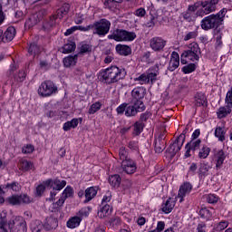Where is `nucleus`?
Segmentation results:
<instances>
[{
    "label": "nucleus",
    "instance_id": "nucleus-40",
    "mask_svg": "<svg viewBox=\"0 0 232 232\" xmlns=\"http://www.w3.org/2000/svg\"><path fill=\"white\" fill-rule=\"evenodd\" d=\"M19 166L22 171H30V169H34V163L26 160H20Z\"/></svg>",
    "mask_w": 232,
    "mask_h": 232
},
{
    "label": "nucleus",
    "instance_id": "nucleus-31",
    "mask_svg": "<svg viewBox=\"0 0 232 232\" xmlns=\"http://www.w3.org/2000/svg\"><path fill=\"white\" fill-rule=\"evenodd\" d=\"M111 207L109 204H105L100 211H98V217L100 218H106V217H110V215H111Z\"/></svg>",
    "mask_w": 232,
    "mask_h": 232
},
{
    "label": "nucleus",
    "instance_id": "nucleus-50",
    "mask_svg": "<svg viewBox=\"0 0 232 232\" xmlns=\"http://www.w3.org/2000/svg\"><path fill=\"white\" fill-rule=\"evenodd\" d=\"M14 230L17 231V227H15V219L9 221V223L3 228L4 232H12Z\"/></svg>",
    "mask_w": 232,
    "mask_h": 232
},
{
    "label": "nucleus",
    "instance_id": "nucleus-11",
    "mask_svg": "<svg viewBox=\"0 0 232 232\" xmlns=\"http://www.w3.org/2000/svg\"><path fill=\"white\" fill-rule=\"evenodd\" d=\"M168 41L160 36H154L150 40V47L153 52H163Z\"/></svg>",
    "mask_w": 232,
    "mask_h": 232
},
{
    "label": "nucleus",
    "instance_id": "nucleus-22",
    "mask_svg": "<svg viewBox=\"0 0 232 232\" xmlns=\"http://www.w3.org/2000/svg\"><path fill=\"white\" fill-rule=\"evenodd\" d=\"M59 197H57V191H51V197L49 200L53 202L52 206L50 207V211L52 213H58L59 212Z\"/></svg>",
    "mask_w": 232,
    "mask_h": 232
},
{
    "label": "nucleus",
    "instance_id": "nucleus-25",
    "mask_svg": "<svg viewBox=\"0 0 232 232\" xmlns=\"http://www.w3.org/2000/svg\"><path fill=\"white\" fill-rule=\"evenodd\" d=\"M72 197H73V188L67 186L59 198V203L63 204L66 201V198H72Z\"/></svg>",
    "mask_w": 232,
    "mask_h": 232
},
{
    "label": "nucleus",
    "instance_id": "nucleus-18",
    "mask_svg": "<svg viewBox=\"0 0 232 232\" xmlns=\"http://www.w3.org/2000/svg\"><path fill=\"white\" fill-rule=\"evenodd\" d=\"M180 66V56L179 53L172 52L171 58L169 63L168 71L169 72H175L177 68Z\"/></svg>",
    "mask_w": 232,
    "mask_h": 232
},
{
    "label": "nucleus",
    "instance_id": "nucleus-55",
    "mask_svg": "<svg viewBox=\"0 0 232 232\" xmlns=\"http://www.w3.org/2000/svg\"><path fill=\"white\" fill-rule=\"evenodd\" d=\"M206 200L208 204H217V202H218V196L215 194H208L206 196Z\"/></svg>",
    "mask_w": 232,
    "mask_h": 232
},
{
    "label": "nucleus",
    "instance_id": "nucleus-16",
    "mask_svg": "<svg viewBox=\"0 0 232 232\" xmlns=\"http://www.w3.org/2000/svg\"><path fill=\"white\" fill-rule=\"evenodd\" d=\"M227 157V154L224 150H215L214 152V160L216 162V169H220L222 166L224 165V160H226V158Z\"/></svg>",
    "mask_w": 232,
    "mask_h": 232
},
{
    "label": "nucleus",
    "instance_id": "nucleus-32",
    "mask_svg": "<svg viewBox=\"0 0 232 232\" xmlns=\"http://www.w3.org/2000/svg\"><path fill=\"white\" fill-rule=\"evenodd\" d=\"M196 99V106H208V98L202 92H198L195 96Z\"/></svg>",
    "mask_w": 232,
    "mask_h": 232
},
{
    "label": "nucleus",
    "instance_id": "nucleus-64",
    "mask_svg": "<svg viewBox=\"0 0 232 232\" xmlns=\"http://www.w3.org/2000/svg\"><path fill=\"white\" fill-rule=\"evenodd\" d=\"M134 14L137 15V17H144L146 15V9L143 7L138 8L135 12Z\"/></svg>",
    "mask_w": 232,
    "mask_h": 232
},
{
    "label": "nucleus",
    "instance_id": "nucleus-48",
    "mask_svg": "<svg viewBox=\"0 0 232 232\" xmlns=\"http://www.w3.org/2000/svg\"><path fill=\"white\" fill-rule=\"evenodd\" d=\"M198 173V164L196 162L190 163L188 170V175H191L192 177Z\"/></svg>",
    "mask_w": 232,
    "mask_h": 232
},
{
    "label": "nucleus",
    "instance_id": "nucleus-56",
    "mask_svg": "<svg viewBox=\"0 0 232 232\" xmlns=\"http://www.w3.org/2000/svg\"><path fill=\"white\" fill-rule=\"evenodd\" d=\"M26 79V72L24 71H20L15 76H14V81L16 82H23Z\"/></svg>",
    "mask_w": 232,
    "mask_h": 232
},
{
    "label": "nucleus",
    "instance_id": "nucleus-3",
    "mask_svg": "<svg viewBox=\"0 0 232 232\" xmlns=\"http://www.w3.org/2000/svg\"><path fill=\"white\" fill-rule=\"evenodd\" d=\"M146 110V106L139 105L135 102L130 103L123 102L117 109L118 115H125V117H137L138 113H140Z\"/></svg>",
    "mask_w": 232,
    "mask_h": 232
},
{
    "label": "nucleus",
    "instance_id": "nucleus-8",
    "mask_svg": "<svg viewBox=\"0 0 232 232\" xmlns=\"http://www.w3.org/2000/svg\"><path fill=\"white\" fill-rule=\"evenodd\" d=\"M46 188H50L51 191H59V180L58 179H47L46 181H44L42 184L38 185L36 187V195L37 197H41L43 193H44Z\"/></svg>",
    "mask_w": 232,
    "mask_h": 232
},
{
    "label": "nucleus",
    "instance_id": "nucleus-51",
    "mask_svg": "<svg viewBox=\"0 0 232 232\" xmlns=\"http://www.w3.org/2000/svg\"><path fill=\"white\" fill-rule=\"evenodd\" d=\"M137 39V34L135 32H130L125 30L124 40L125 42H131Z\"/></svg>",
    "mask_w": 232,
    "mask_h": 232
},
{
    "label": "nucleus",
    "instance_id": "nucleus-30",
    "mask_svg": "<svg viewBox=\"0 0 232 232\" xmlns=\"http://www.w3.org/2000/svg\"><path fill=\"white\" fill-rule=\"evenodd\" d=\"M209 169H211V167L206 161L200 163L198 169V177L202 178L208 176Z\"/></svg>",
    "mask_w": 232,
    "mask_h": 232
},
{
    "label": "nucleus",
    "instance_id": "nucleus-36",
    "mask_svg": "<svg viewBox=\"0 0 232 232\" xmlns=\"http://www.w3.org/2000/svg\"><path fill=\"white\" fill-rule=\"evenodd\" d=\"M168 144L167 140H155L154 148L156 153H162L166 150V145Z\"/></svg>",
    "mask_w": 232,
    "mask_h": 232
},
{
    "label": "nucleus",
    "instance_id": "nucleus-4",
    "mask_svg": "<svg viewBox=\"0 0 232 232\" xmlns=\"http://www.w3.org/2000/svg\"><path fill=\"white\" fill-rule=\"evenodd\" d=\"M92 34L98 35L99 37H105L110 34V29L111 28V22L106 18H101L98 21L93 22Z\"/></svg>",
    "mask_w": 232,
    "mask_h": 232
},
{
    "label": "nucleus",
    "instance_id": "nucleus-27",
    "mask_svg": "<svg viewBox=\"0 0 232 232\" xmlns=\"http://www.w3.org/2000/svg\"><path fill=\"white\" fill-rule=\"evenodd\" d=\"M116 52L119 55H124L126 57L131 53V47L119 44L116 45Z\"/></svg>",
    "mask_w": 232,
    "mask_h": 232
},
{
    "label": "nucleus",
    "instance_id": "nucleus-24",
    "mask_svg": "<svg viewBox=\"0 0 232 232\" xmlns=\"http://www.w3.org/2000/svg\"><path fill=\"white\" fill-rule=\"evenodd\" d=\"M77 48V44L73 38H70L67 43L63 46V53H72V52H75Z\"/></svg>",
    "mask_w": 232,
    "mask_h": 232
},
{
    "label": "nucleus",
    "instance_id": "nucleus-58",
    "mask_svg": "<svg viewBox=\"0 0 232 232\" xmlns=\"http://www.w3.org/2000/svg\"><path fill=\"white\" fill-rule=\"evenodd\" d=\"M184 21H187V23H192L193 21V13H189L186 11L185 13L181 14Z\"/></svg>",
    "mask_w": 232,
    "mask_h": 232
},
{
    "label": "nucleus",
    "instance_id": "nucleus-13",
    "mask_svg": "<svg viewBox=\"0 0 232 232\" xmlns=\"http://www.w3.org/2000/svg\"><path fill=\"white\" fill-rule=\"evenodd\" d=\"M219 0H206L202 1L200 3L202 8H203V14L205 15H208V14H211L217 10V5H218Z\"/></svg>",
    "mask_w": 232,
    "mask_h": 232
},
{
    "label": "nucleus",
    "instance_id": "nucleus-47",
    "mask_svg": "<svg viewBox=\"0 0 232 232\" xmlns=\"http://www.w3.org/2000/svg\"><path fill=\"white\" fill-rule=\"evenodd\" d=\"M197 70V64L195 63H188V65L182 67L181 72L183 73L188 74V73H193Z\"/></svg>",
    "mask_w": 232,
    "mask_h": 232
},
{
    "label": "nucleus",
    "instance_id": "nucleus-41",
    "mask_svg": "<svg viewBox=\"0 0 232 232\" xmlns=\"http://www.w3.org/2000/svg\"><path fill=\"white\" fill-rule=\"evenodd\" d=\"M209 153H211V149L208 147V145H203L202 148L199 149L198 159H208Z\"/></svg>",
    "mask_w": 232,
    "mask_h": 232
},
{
    "label": "nucleus",
    "instance_id": "nucleus-29",
    "mask_svg": "<svg viewBox=\"0 0 232 232\" xmlns=\"http://www.w3.org/2000/svg\"><path fill=\"white\" fill-rule=\"evenodd\" d=\"M43 13L39 12L37 14H34L31 18H29L25 22V26H28V28H32L36 23H39L41 19L43 18Z\"/></svg>",
    "mask_w": 232,
    "mask_h": 232
},
{
    "label": "nucleus",
    "instance_id": "nucleus-28",
    "mask_svg": "<svg viewBox=\"0 0 232 232\" xmlns=\"http://www.w3.org/2000/svg\"><path fill=\"white\" fill-rule=\"evenodd\" d=\"M146 127V124H144L141 121H136L133 125V130H132V135L133 137H139L144 131V128Z\"/></svg>",
    "mask_w": 232,
    "mask_h": 232
},
{
    "label": "nucleus",
    "instance_id": "nucleus-37",
    "mask_svg": "<svg viewBox=\"0 0 232 232\" xmlns=\"http://www.w3.org/2000/svg\"><path fill=\"white\" fill-rule=\"evenodd\" d=\"M30 229L32 232H41L44 229V224L40 220H34L31 222Z\"/></svg>",
    "mask_w": 232,
    "mask_h": 232
},
{
    "label": "nucleus",
    "instance_id": "nucleus-54",
    "mask_svg": "<svg viewBox=\"0 0 232 232\" xmlns=\"http://www.w3.org/2000/svg\"><path fill=\"white\" fill-rule=\"evenodd\" d=\"M185 52H190L194 53H201L200 47L198 46V44L192 43L188 45V50H186Z\"/></svg>",
    "mask_w": 232,
    "mask_h": 232
},
{
    "label": "nucleus",
    "instance_id": "nucleus-23",
    "mask_svg": "<svg viewBox=\"0 0 232 232\" xmlns=\"http://www.w3.org/2000/svg\"><path fill=\"white\" fill-rule=\"evenodd\" d=\"M14 37H15V27L10 26L4 33L2 41H4V43H10V41L14 40Z\"/></svg>",
    "mask_w": 232,
    "mask_h": 232
},
{
    "label": "nucleus",
    "instance_id": "nucleus-52",
    "mask_svg": "<svg viewBox=\"0 0 232 232\" xmlns=\"http://www.w3.org/2000/svg\"><path fill=\"white\" fill-rule=\"evenodd\" d=\"M158 21V17L151 14L150 20L145 24L146 28H155Z\"/></svg>",
    "mask_w": 232,
    "mask_h": 232
},
{
    "label": "nucleus",
    "instance_id": "nucleus-59",
    "mask_svg": "<svg viewBox=\"0 0 232 232\" xmlns=\"http://www.w3.org/2000/svg\"><path fill=\"white\" fill-rule=\"evenodd\" d=\"M69 12H70V4H63L60 7V14H62V15H67Z\"/></svg>",
    "mask_w": 232,
    "mask_h": 232
},
{
    "label": "nucleus",
    "instance_id": "nucleus-15",
    "mask_svg": "<svg viewBox=\"0 0 232 232\" xmlns=\"http://www.w3.org/2000/svg\"><path fill=\"white\" fill-rule=\"evenodd\" d=\"M200 53H191L189 51H184L180 55L181 64H188V60L195 63V61H199Z\"/></svg>",
    "mask_w": 232,
    "mask_h": 232
},
{
    "label": "nucleus",
    "instance_id": "nucleus-62",
    "mask_svg": "<svg viewBox=\"0 0 232 232\" xmlns=\"http://www.w3.org/2000/svg\"><path fill=\"white\" fill-rule=\"evenodd\" d=\"M227 226H229L227 221H220L219 224L216 227V231H224Z\"/></svg>",
    "mask_w": 232,
    "mask_h": 232
},
{
    "label": "nucleus",
    "instance_id": "nucleus-63",
    "mask_svg": "<svg viewBox=\"0 0 232 232\" xmlns=\"http://www.w3.org/2000/svg\"><path fill=\"white\" fill-rule=\"evenodd\" d=\"M34 150H35V149L34 148V146L28 144V145L24 146V147L22 149V152L24 153V154H30V153H34Z\"/></svg>",
    "mask_w": 232,
    "mask_h": 232
},
{
    "label": "nucleus",
    "instance_id": "nucleus-49",
    "mask_svg": "<svg viewBox=\"0 0 232 232\" xmlns=\"http://www.w3.org/2000/svg\"><path fill=\"white\" fill-rule=\"evenodd\" d=\"M135 82H139L140 84H148L150 83V78L147 74L142 73L139 77L134 78Z\"/></svg>",
    "mask_w": 232,
    "mask_h": 232
},
{
    "label": "nucleus",
    "instance_id": "nucleus-14",
    "mask_svg": "<svg viewBox=\"0 0 232 232\" xmlns=\"http://www.w3.org/2000/svg\"><path fill=\"white\" fill-rule=\"evenodd\" d=\"M121 168L127 175H133L137 171V163L131 159L121 161Z\"/></svg>",
    "mask_w": 232,
    "mask_h": 232
},
{
    "label": "nucleus",
    "instance_id": "nucleus-35",
    "mask_svg": "<svg viewBox=\"0 0 232 232\" xmlns=\"http://www.w3.org/2000/svg\"><path fill=\"white\" fill-rule=\"evenodd\" d=\"M122 179L119 174L111 175L109 177V184L112 188H119L121 186Z\"/></svg>",
    "mask_w": 232,
    "mask_h": 232
},
{
    "label": "nucleus",
    "instance_id": "nucleus-43",
    "mask_svg": "<svg viewBox=\"0 0 232 232\" xmlns=\"http://www.w3.org/2000/svg\"><path fill=\"white\" fill-rule=\"evenodd\" d=\"M3 189H12V191H21V184L17 181L7 183L3 186Z\"/></svg>",
    "mask_w": 232,
    "mask_h": 232
},
{
    "label": "nucleus",
    "instance_id": "nucleus-7",
    "mask_svg": "<svg viewBox=\"0 0 232 232\" xmlns=\"http://www.w3.org/2000/svg\"><path fill=\"white\" fill-rule=\"evenodd\" d=\"M99 191V187H89L85 190L80 189L77 193L79 198H82L83 197L85 199L83 200V204H88V202H92L95 197H97V192Z\"/></svg>",
    "mask_w": 232,
    "mask_h": 232
},
{
    "label": "nucleus",
    "instance_id": "nucleus-5",
    "mask_svg": "<svg viewBox=\"0 0 232 232\" xmlns=\"http://www.w3.org/2000/svg\"><path fill=\"white\" fill-rule=\"evenodd\" d=\"M186 133H188V129L184 130L183 132L175 140L173 143L169 145L167 149V153L173 159L178 152L182 150V146H184V142H186Z\"/></svg>",
    "mask_w": 232,
    "mask_h": 232
},
{
    "label": "nucleus",
    "instance_id": "nucleus-60",
    "mask_svg": "<svg viewBox=\"0 0 232 232\" xmlns=\"http://www.w3.org/2000/svg\"><path fill=\"white\" fill-rule=\"evenodd\" d=\"M110 226L115 227V226H121V218L115 217L109 220Z\"/></svg>",
    "mask_w": 232,
    "mask_h": 232
},
{
    "label": "nucleus",
    "instance_id": "nucleus-42",
    "mask_svg": "<svg viewBox=\"0 0 232 232\" xmlns=\"http://www.w3.org/2000/svg\"><path fill=\"white\" fill-rule=\"evenodd\" d=\"M57 19L58 16L53 15L48 21H45L43 25L44 30H50L51 28H53V26H55V21H57Z\"/></svg>",
    "mask_w": 232,
    "mask_h": 232
},
{
    "label": "nucleus",
    "instance_id": "nucleus-21",
    "mask_svg": "<svg viewBox=\"0 0 232 232\" xmlns=\"http://www.w3.org/2000/svg\"><path fill=\"white\" fill-rule=\"evenodd\" d=\"M125 31L124 29H116L111 34L108 35V39H113L117 43H121L124 41Z\"/></svg>",
    "mask_w": 232,
    "mask_h": 232
},
{
    "label": "nucleus",
    "instance_id": "nucleus-26",
    "mask_svg": "<svg viewBox=\"0 0 232 232\" xmlns=\"http://www.w3.org/2000/svg\"><path fill=\"white\" fill-rule=\"evenodd\" d=\"M79 59V54L69 55L63 58V66L65 68H70L71 66H75L77 64V60Z\"/></svg>",
    "mask_w": 232,
    "mask_h": 232
},
{
    "label": "nucleus",
    "instance_id": "nucleus-53",
    "mask_svg": "<svg viewBox=\"0 0 232 232\" xmlns=\"http://www.w3.org/2000/svg\"><path fill=\"white\" fill-rule=\"evenodd\" d=\"M119 157L121 162H123V160H128V150L126 149V147L120 148Z\"/></svg>",
    "mask_w": 232,
    "mask_h": 232
},
{
    "label": "nucleus",
    "instance_id": "nucleus-2",
    "mask_svg": "<svg viewBox=\"0 0 232 232\" xmlns=\"http://www.w3.org/2000/svg\"><path fill=\"white\" fill-rule=\"evenodd\" d=\"M227 14V8L221 9L218 14H212L201 20L200 26L202 30H218L224 23V17Z\"/></svg>",
    "mask_w": 232,
    "mask_h": 232
},
{
    "label": "nucleus",
    "instance_id": "nucleus-19",
    "mask_svg": "<svg viewBox=\"0 0 232 232\" xmlns=\"http://www.w3.org/2000/svg\"><path fill=\"white\" fill-rule=\"evenodd\" d=\"M59 226V220L57 218L51 216L49 218L46 219V222L44 224V229L45 231H52V229H57Z\"/></svg>",
    "mask_w": 232,
    "mask_h": 232
},
{
    "label": "nucleus",
    "instance_id": "nucleus-61",
    "mask_svg": "<svg viewBox=\"0 0 232 232\" xmlns=\"http://www.w3.org/2000/svg\"><path fill=\"white\" fill-rule=\"evenodd\" d=\"M128 148L133 151H139V141L131 140L128 143Z\"/></svg>",
    "mask_w": 232,
    "mask_h": 232
},
{
    "label": "nucleus",
    "instance_id": "nucleus-45",
    "mask_svg": "<svg viewBox=\"0 0 232 232\" xmlns=\"http://www.w3.org/2000/svg\"><path fill=\"white\" fill-rule=\"evenodd\" d=\"M40 52H41V48L39 47V45H37V44L32 43L29 45L28 53H30V55H35V54L39 53Z\"/></svg>",
    "mask_w": 232,
    "mask_h": 232
},
{
    "label": "nucleus",
    "instance_id": "nucleus-57",
    "mask_svg": "<svg viewBox=\"0 0 232 232\" xmlns=\"http://www.w3.org/2000/svg\"><path fill=\"white\" fill-rule=\"evenodd\" d=\"M150 117H151V112L146 111V112L140 114V121H138L142 122L144 124V122H147L148 119H150Z\"/></svg>",
    "mask_w": 232,
    "mask_h": 232
},
{
    "label": "nucleus",
    "instance_id": "nucleus-10",
    "mask_svg": "<svg viewBox=\"0 0 232 232\" xmlns=\"http://www.w3.org/2000/svg\"><path fill=\"white\" fill-rule=\"evenodd\" d=\"M8 204L11 206H22V204H30L32 202V198L26 194L14 195L7 198Z\"/></svg>",
    "mask_w": 232,
    "mask_h": 232
},
{
    "label": "nucleus",
    "instance_id": "nucleus-12",
    "mask_svg": "<svg viewBox=\"0 0 232 232\" xmlns=\"http://www.w3.org/2000/svg\"><path fill=\"white\" fill-rule=\"evenodd\" d=\"M200 144H202V140L200 139L191 140L188 142L185 146V158L189 159V157H191V151L192 153H195L197 150H200Z\"/></svg>",
    "mask_w": 232,
    "mask_h": 232
},
{
    "label": "nucleus",
    "instance_id": "nucleus-39",
    "mask_svg": "<svg viewBox=\"0 0 232 232\" xmlns=\"http://www.w3.org/2000/svg\"><path fill=\"white\" fill-rule=\"evenodd\" d=\"M79 126V120L74 118L71 121H67L63 124V130L70 131V130L77 128Z\"/></svg>",
    "mask_w": 232,
    "mask_h": 232
},
{
    "label": "nucleus",
    "instance_id": "nucleus-38",
    "mask_svg": "<svg viewBox=\"0 0 232 232\" xmlns=\"http://www.w3.org/2000/svg\"><path fill=\"white\" fill-rule=\"evenodd\" d=\"M82 220V218H81L80 217H73L67 221V227H70V229L79 227V226H81Z\"/></svg>",
    "mask_w": 232,
    "mask_h": 232
},
{
    "label": "nucleus",
    "instance_id": "nucleus-46",
    "mask_svg": "<svg viewBox=\"0 0 232 232\" xmlns=\"http://www.w3.org/2000/svg\"><path fill=\"white\" fill-rule=\"evenodd\" d=\"M101 108H102V103L100 102L92 103L89 109V114L93 115L94 113H97Z\"/></svg>",
    "mask_w": 232,
    "mask_h": 232
},
{
    "label": "nucleus",
    "instance_id": "nucleus-34",
    "mask_svg": "<svg viewBox=\"0 0 232 232\" xmlns=\"http://www.w3.org/2000/svg\"><path fill=\"white\" fill-rule=\"evenodd\" d=\"M92 44H86V42H82L78 45V50L80 54H84V53H92Z\"/></svg>",
    "mask_w": 232,
    "mask_h": 232
},
{
    "label": "nucleus",
    "instance_id": "nucleus-20",
    "mask_svg": "<svg viewBox=\"0 0 232 232\" xmlns=\"http://www.w3.org/2000/svg\"><path fill=\"white\" fill-rule=\"evenodd\" d=\"M14 226L16 227V230H11V232H26V221H24V218L23 217H17L14 218Z\"/></svg>",
    "mask_w": 232,
    "mask_h": 232
},
{
    "label": "nucleus",
    "instance_id": "nucleus-6",
    "mask_svg": "<svg viewBox=\"0 0 232 232\" xmlns=\"http://www.w3.org/2000/svg\"><path fill=\"white\" fill-rule=\"evenodd\" d=\"M57 92V86L52 81H45L41 83L38 93L41 97H50Z\"/></svg>",
    "mask_w": 232,
    "mask_h": 232
},
{
    "label": "nucleus",
    "instance_id": "nucleus-9",
    "mask_svg": "<svg viewBox=\"0 0 232 232\" xmlns=\"http://www.w3.org/2000/svg\"><path fill=\"white\" fill-rule=\"evenodd\" d=\"M144 97H146V88L136 87L131 91L130 102L139 104L140 106H146L144 104Z\"/></svg>",
    "mask_w": 232,
    "mask_h": 232
},
{
    "label": "nucleus",
    "instance_id": "nucleus-33",
    "mask_svg": "<svg viewBox=\"0 0 232 232\" xmlns=\"http://www.w3.org/2000/svg\"><path fill=\"white\" fill-rule=\"evenodd\" d=\"M173 208H175V201H173V198H169L162 208V211L168 215L173 211Z\"/></svg>",
    "mask_w": 232,
    "mask_h": 232
},
{
    "label": "nucleus",
    "instance_id": "nucleus-17",
    "mask_svg": "<svg viewBox=\"0 0 232 232\" xmlns=\"http://www.w3.org/2000/svg\"><path fill=\"white\" fill-rule=\"evenodd\" d=\"M193 189V186L189 182H185L179 187V192H178V198L179 199V202H184V197L186 195H189L191 193V190Z\"/></svg>",
    "mask_w": 232,
    "mask_h": 232
},
{
    "label": "nucleus",
    "instance_id": "nucleus-44",
    "mask_svg": "<svg viewBox=\"0 0 232 232\" xmlns=\"http://www.w3.org/2000/svg\"><path fill=\"white\" fill-rule=\"evenodd\" d=\"M215 137L221 142H224V140H226V130H224V128L217 127L215 130Z\"/></svg>",
    "mask_w": 232,
    "mask_h": 232
},
{
    "label": "nucleus",
    "instance_id": "nucleus-1",
    "mask_svg": "<svg viewBox=\"0 0 232 232\" xmlns=\"http://www.w3.org/2000/svg\"><path fill=\"white\" fill-rule=\"evenodd\" d=\"M126 75H128L126 69L112 65L107 69L101 70L98 79L104 84H115V82H119L121 79H125Z\"/></svg>",
    "mask_w": 232,
    "mask_h": 232
}]
</instances>
